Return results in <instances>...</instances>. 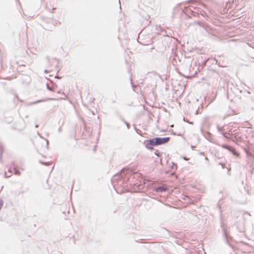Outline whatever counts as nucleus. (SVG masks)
I'll list each match as a JSON object with an SVG mask.
<instances>
[{
  "label": "nucleus",
  "instance_id": "nucleus-22",
  "mask_svg": "<svg viewBox=\"0 0 254 254\" xmlns=\"http://www.w3.org/2000/svg\"><path fill=\"white\" fill-rule=\"evenodd\" d=\"M39 163L40 164L44 165H47L49 163V162H44L42 161H39Z\"/></svg>",
  "mask_w": 254,
  "mask_h": 254
},
{
  "label": "nucleus",
  "instance_id": "nucleus-42",
  "mask_svg": "<svg viewBox=\"0 0 254 254\" xmlns=\"http://www.w3.org/2000/svg\"><path fill=\"white\" fill-rule=\"evenodd\" d=\"M205 160H208V158L206 157L205 158Z\"/></svg>",
  "mask_w": 254,
  "mask_h": 254
},
{
  "label": "nucleus",
  "instance_id": "nucleus-40",
  "mask_svg": "<svg viewBox=\"0 0 254 254\" xmlns=\"http://www.w3.org/2000/svg\"><path fill=\"white\" fill-rule=\"evenodd\" d=\"M59 130V132H61V127H59V130Z\"/></svg>",
  "mask_w": 254,
  "mask_h": 254
},
{
  "label": "nucleus",
  "instance_id": "nucleus-3",
  "mask_svg": "<svg viewBox=\"0 0 254 254\" xmlns=\"http://www.w3.org/2000/svg\"><path fill=\"white\" fill-rule=\"evenodd\" d=\"M189 3L190 4L189 10H188L189 13H190L193 16H195V14L197 15L201 14L200 7L199 6H202L203 5L199 2V0H189Z\"/></svg>",
  "mask_w": 254,
  "mask_h": 254
},
{
  "label": "nucleus",
  "instance_id": "nucleus-28",
  "mask_svg": "<svg viewBox=\"0 0 254 254\" xmlns=\"http://www.w3.org/2000/svg\"><path fill=\"white\" fill-rule=\"evenodd\" d=\"M183 121H184V122H187V123H189V124H192V122H189L188 120H187L186 119V118H185L184 117H183Z\"/></svg>",
  "mask_w": 254,
  "mask_h": 254
},
{
  "label": "nucleus",
  "instance_id": "nucleus-25",
  "mask_svg": "<svg viewBox=\"0 0 254 254\" xmlns=\"http://www.w3.org/2000/svg\"><path fill=\"white\" fill-rule=\"evenodd\" d=\"M172 134L174 135H178V136H181V133H179V134H177L176 132H174L173 130H172Z\"/></svg>",
  "mask_w": 254,
  "mask_h": 254
},
{
  "label": "nucleus",
  "instance_id": "nucleus-24",
  "mask_svg": "<svg viewBox=\"0 0 254 254\" xmlns=\"http://www.w3.org/2000/svg\"><path fill=\"white\" fill-rule=\"evenodd\" d=\"M221 133L224 137H225L228 134L227 131V132L223 131V132H221Z\"/></svg>",
  "mask_w": 254,
  "mask_h": 254
},
{
  "label": "nucleus",
  "instance_id": "nucleus-14",
  "mask_svg": "<svg viewBox=\"0 0 254 254\" xmlns=\"http://www.w3.org/2000/svg\"><path fill=\"white\" fill-rule=\"evenodd\" d=\"M120 119L124 122V123L126 125L127 128L128 129L130 127V126H129V124L124 119V118L122 117V116H120Z\"/></svg>",
  "mask_w": 254,
  "mask_h": 254
},
{
  "label": "nucleus",
  "instance_id": "nucleus-5",
  "mask_svg": "<svg viewBox=\"0 0 254 254\" xmlns=\"http://www.w3.org/2000/svg\"><path fill=\"white\" fill-rule=\"evenodd\" d=\"M223 148L227 149L229 152H230L234 156L239 158L240 157V153L236 150V149L234 148L233 146H230L229 145L226 144H222L219 145Z\"/></svg>",
  "mask_w": 254,
  "mask_h": 254
},
{
  "label": "nucleus",
  "instance_id": "nucleus-36",
  "mask_svg": "<svg viewBox=\"0 0 254 254\" xmlns=\"http://www.w3.org/2000/svg\"><path fill=\"white\" fill-rule=\"evenodd\" d=\"M46 142H47L46 146H47V148H48V145H49V141L47 139L46 140Z\"/></svg>",
  "mask_w": 254,
  "mask_h": 254
},
{
  "label": "nucleus",
  "instance_id": "nucleus-23",
  "mask_svg": "<svg viewBox=\"0 0 254 254\" xmlns=\"http://www.w3.org/2000/svg\"><path fill=\"white\" fill-rule=\"evenodd\" d=\"M3 204V201L2 199H0V210H1Z\"/></svg>",
  "mask_w": 254,
  "mask_h": 254
},
{
  "label": "nucleus",
  "instance_id": "nucleus-26",
  "mask_svg": "<svg viewBox=\"0 0 254 254\" xmlns=\"http://www.w3.org/2000/svg\"><path fill=\"white\" fill-rule=\"evenodd\" d=\"M208 60V59H207V60H204V61L202 62V65H206V64L207 61V60Z\"/></svg>",
  "mask_w": 254,
  "mask_h": 254
},
{
  "label": "nucleus",
  "instance_id": "nucleus-33",
  "mask_svg": "<svg viewBox=\"0 0 254 254\" xmlns=\"http://www.w3.org/2000/svg\"><path fill=\"white\" fill-rule=\"evenodd\" d=\"M182 158L185 160H186V161L188 160V158L186 156H183Z\"/></svg>",
  "mask_w": 254,
  "mask_h": 254
},
{
  "label": "nucleus",
  "instance_id": "nucleus-31",
  "mask_svg": "<svg viewBox=\"0 0 254 254\" xmlns=\"http://www.w3.org/2000/svg\"><path fill=\"white\" fill-rule=\"evenodd\" d=\"M194 48H190V49H188V50L190 52H192V51H193L194 50Z\"/></svg>",
  "mask_w": 254,
  "mask_h": 254
},
{
  "label": "nucleus",
  "instance_id": "nucleus-1",
  "mask_svg": "<svg viewBox=\"0 0 254 254\" xmlns=\"http://www.w3.org/2000/svg\"><path fill=\"white\" fill-rule=\"evenodd\" d=\"M141 179L140 173L133 172L130 169L125 168L113 176L112 181H117L119 185H123L124 187L129 184L135 188L141 185Z\"/></svg>",
  "mask_w": 254,
  "mask_h": 254
},
{
  "label": "nucleus",
  "instance_id": "nucleus-18",
  "mask_svg": "<svg viewBox=\"0 0 254 254\" xmlns=\"http://www.w3.org/2000/svg\"><path fill=\"white\" fill-rule=\"evenodd\" d=\"M8 172H9V173H10V174H9V175H6V173L5 172H4V177H5V178H7L10 177L11 176V175H12V171L10 170V169H8Z\"/></svg>",
  "mask_w": 254,
  "mask_h": 254
},
{
  "label": "nucleus",
  "instance_id": "nucleus-10",
  "mask_svg": "<svg viewBox=\"0 0 254 254\" xmlns=\"http://www.w3.org/2000/svg\"><path fill=\"white\" fill-rule=\"evenodd\" d=\"M239 134V132L237 130L236 132H235V134L234 135H232L230 136V140H232V141H235V140L238 139Z\"/></svg>",
  "mask_w": 254,
  "mask_h": 254
},
{
  "label": "nucleus",
  "instance_id": "nucleus-43",
  "mask_svg": "<svg viewBox=\"0 0 254 254\" xmlns=\"http://www.w3.org/2000/svg\"><path fill=\"white\" fill-rule=\"evenodd\" d=\"M192 61H193V59H191L190 60V63H191V62H192Z\"/></svg>",
  "mask_w": 254,
  "mask_h": 254
},
{
  "label": "nucleus",
  "instance_id": "nucleus-29",
  "mask_svg": "<svg viewBox=\"0 0 254 254\" xmlns=\"http://www.w3.org/2000/svg\"><path fill=\"white\" fill-rule=\"evenodd\" d=\"M130 83L131 84V87H132L133 90H134V85L133 84V83L132 82V80H131V78L130 79Z\"/></svg>",
  "mask_w": 254,
  "mask_h": 254
},
{
  "label": "nucleus",
  "instance_id": "nucleus-11",
  "mask_svg": "<svg viewBox=\"0 0 254 254\" xmlns=\"http://www.w3.org/2000/svg\"><path fill=\"white\" fill-rule=\"evenodd\" d=\"M238 129H234L233 127H232L230 128L229 130H228L227 133L229 136H232V135H234L235 134V132H236Z\"/></svg>",
  "mask_w": 254,
  "mask_h": 254
},
{
  "label": "nucleus",
  "instance_id": "nucleus-34",
  "mask_svg": "<svg viewBox=\"0 0 254 254\" xmlns=\"http://www.w3.org/2000/svg\"><path fill=\"white\" fill-rule=\"evenodd\" d=\"M53 60H55V61H57L58 62V63L59 62V60L57 59L56 58H53L52 61H53Z\"/></svg>",
  "mask_w": 254,
  "mask_h": 254
},
{
  "label": "nucleus",
  "instance_id": "nucleus-12",
  "mask_svg": "<svg viewBox=\"0 0 254 254\" xmlns=\"http://www.w3.org/2000/svg\"><path fill=\"white\" fill-rule=\"evenodd\" d=\"M208 120H209L208 117H205L203 119V123L202 124H203L204 126H207L209 127V125L208 123Z\"/></svg>",
  "mask_w": 254,
  "mask_h": 254
},
{
  "label": "nucleus",
  "instance_id": "nucleus-32",
  "mask_svg": "<svg viewBox=\"0 0 254 254\" xmlns=\"http://www.w3.org/2000/svg\"><path fill=\"white\" fill-rule=\"evenodd\" d=\"M46 59L48 60V61L49 63V64H51V61H50V57L47 56L46 57Z\"/></svg>",
  "mask_w": 254,
  "mask_h": 254
},
{
  "label": "nucleus",
  "instance_id": "nucleus-20",
  "mask_svg": "<svg viewBox=\"0 0 254 254\" xmlns=\"http://www.w3.org/2000/svg\"><path fill=\"white\" fill-rule=\"evenodd\" d=\"M223 127H220L219 125H217V130L220 132H222L221 131L223 129Z\"/></svg>",
  "mask_w": 254,
  "mask_h": 254
},
{
  "label": "nucleus",
  "instance_id": "nucleus-9",
  "mask_svg": "<svg viewBox=\"0 0 254 254\" xmlns=\"http://www.w3.org/2000/svg\"><path fill=\"white\" fill-rule=\"evenodd\" d=\"M30 82V78L28 75H25L24 78L21 79V82L23 84L28 85Z\"/></svg>",
  "mask_w": 254,
  "mask_h": 254
},
{
  "label": "nucleus",
  "instance_id": "nucleus-8",
  "mask_svg": "<svg viewBox=\"0 0 254 254\" xmlns=\"http://www.w3.org/2000/svg\"><path fill=\"white\" fill-rule=\"evenodd\" d=\"M156 192H163L167 190V187L163 186H159L154 189Z\"/></svg>",
  "mask_w": 254,
  "mask_h": 254
},
{
  "label": "nucleus",
  "instance_id": "nucleus-16",
  "mask_svg": "<svg viewBox=\"0 0 254 254\" xmlns=\"http://www.w3.org/2000/svg\"><path fill=\"white\" fill-rule=\"evenodd\" d=\"M14 173L15 175L19 176L20 175V171L17 169L15 167H13Z\"/></svg>",
  "mask_w": 254,
  "mask_h": 254
},
{
  "label": "nucleus",
  "instance_id": "nucleus-27",
  "mask_svg": "<svg viewBox=\"0 0 254 254\" xmlns=\"http://www.w3.org/2000/svg\"><path fill=\"white\" fill-rule=\"evenodd\" d=\"M219 164L222 166V168H225V164L224 163H219Z\"/></svg>",
  "mask_w": 254,
  "mask_h": 254
},
{
  "label": "nucleus",
  "instance_id": "nucleus-6",
  "mask_svg": "<svg viewBox=\"0 0 254 254\" xmlns=\"http://www.w3.org/2000/svg\"><path fill=\"white\" fill-rule=\"evenodd\" d=\"M200 131L201 134L204 136V137L207 139L208 140H209L211 137H212V134L207 131H204L203 129V127H201Z\"/></svg>",
  "mask_w": 254,
  "mask_h": 254
},
{
  "label": "nucleus",
  "instance_id": "nucleus-35",
  "mask_svg": "<svg viewBox=\"0 0 254 254\" xmlns=\"http://www.w3.org/2000/svg\"><path fill=\"white\" fill-rule=\"evenodd\" d=\"M228 134H227L224 138H226L227 139H229L230 140V136H228Z\"/></svg>",
  "mask_w": 254,
  "mask_h": 254
},
{
  "label": "nucleus",
  "instance_id": "nucleus-39",
  "mask_svg": "<svg viewBox=\"0 0 254 254\" xmlns=\"http://www.w3.org/2000/svg\"><path fill=\"white\" fill-rule=\"evenodd\" d=\"M197 74V72L195 71V73L193 74V76H194V77Z\"/></svg>",
  "mask_w": 254,
  "mask_h": 254
},
{
  "label": "nucleus",
  "instance_id": "nucleus-41",
  "mask_svg": "<svg viewBox=\"0 0 254 254\" xmlns=\"http://www.w3.org/2000/svg\"><path fill=\"white\" fill-rule=\"evenodd\" d=\"M38 127V125L36 124V125H35V127H36V128H37V127Z\"/></svg>",
  "mask_w": 254,
  "mask_h": 254
},
{
  "label": "nucleus",
  "instance_id": "nucleus-44",
  "mask_svg": "<svg viewBox=\"0 0 254 254\" xmlns=\"http://www.w3.org/2000/svg\"><path fill=\"white\" fill-rule=\"evenodd\" d=\"M48 72V70H46H46H45V72Z\"/></svg>",
  "mask_w": 254,
  "mask_h": 254
},
{
  "label": "nucleus",
  "instance_id": "nucleus-45",
  "mask_svg": "<svg viewBox=\"0 0 254 254\" xmlns=\"http://www.w3.org/2000/svg\"><path fill=\"white\" fill-rule=\"evenodd\" d=\"M58 75H56L55 76V77H56V78H58Z\"/></svg>",
  "mask_w": 254,
  "mask_h": 254
},
{
  "label": "nucleus",
  "instance_id": "nucleus-37",
  "mask_svg": "<svg viewBox=\"0 0 254 254\" xmlns=\"http://www.w3.org/2000/svg\"><path fill=\"white\" fill-rule=\"evenodd\" d=\"M199 154L201 155H204V153L203 152H200Z\"/></svg>",
  "mask_w": 254,
  "mask_h": 254
},
{
  "label": "nucleus",
  "instance_id": "nucleus-13",
  "mask_svg": "<svg viewBox=\"0 0 254 254\" xmlns=\"http://www.w3.org/2000/svg\"><path fill=\"white\" fill-rule=\"evenodd\" d=\"M177 165L176 164L172 162V165L170 166V168L172 171H175L177 169Z\"/></svg>",
  "mask_w": 254,
  "mask_h": 254
},
{
  "label": "nucleus",
  "instance_id": "nucleus-38",
  "mask_svg": "<svg viewBox=\"0 0 254 254\" xmlns=\"http://www.w3.org/2000/svg\"><path fill=\"white\" fill-rule=\"evenodd\" d=\"M15 96H16V97L18 99V100H19V101H20V102H23V101H22V100H20V99H19L18 98V96H17V95H15Z\"/></svg>",
  "mask_w": 254,
  "mask_h": 254
},
{
  "label": "nucleus",
  "instance_id": "nucleus-2",
  "mask_svg": "<svg viewBox=\"0 0 254 254\" xmlns=\"http://www.w3.org/2000/svg\"><path fill=\"white\" fill-rule=\"evenodd\" d=\"M170 139V137H155L149 139L145 140L144 143L148 149L153 150V146L165 144L168 142Z\"/></svg>",
  "mask_w": 254,
  "mask_h": 254
},
{
  "label": "nucleus",
  "instance_id": "nucleus-30",
  "mask_svg": "<svg viewBox=\"0 0 254 254\" xmlns=\"http://www.w3.org/2000/svg\"><path fill=\"white\" fill-rule=\"evenodd\" d=\"M200 114V112H199V109H197L196 111H195V115H198Z\"/></svg>",
  "mask_w": 254,
  "mask_h": 254
},
{
  "label": "nucleus",
  "instance_id": "nucleus-15",
  "mask_svg": "<svg viewBox=\"0 0 254 254\" xmlns=\"http://www.w3.org/2000/svg\"><path fill=\"white\" fill-rule=\"evenodd\" d=\"M196 23V24H198V25L202 26V27H203V29H204L205 31H206V32L208 33V31H207V28H206L205 26H203V25H203V23H202V22H201V21H197Z\"/></svg>",
  "mask_w": 254,
  "mask_h": 254
},
{
  "label": "nucleus",
  "instance_id": "nucleus-21",
  "mask_svg": "<svg viewBox=\"0 0 254 254\" xmlns=\"http://www.w3.org/2000/svg\"><path fill=\"white\" fill-rule=\"evenodd\" d=\"M238 230L241 233H242L245 231V228L244 227H242L241 228L237 227Z\"/></svg>",
  "mask_w": 254,
  "mask_h": 254
},
{
  "label": "nucleus",
  "instance_id": "nucleus-19",
  "mask_svg": "<svg viewBox=\"0 0 254 254\" xmlns=\"http://www.w3.org/2000/svg\"><path fill=\"white\" fill-rule=\"evenodd\" d=\"M3 148L2 145L0 143V159L1 158L2 153L3 151Z\"/></svg>",
  "mask_w": 254,
  "mask_h": 254
},
{
  "label": "nucleus",
  "instance_id": "nucleus-7",
  "mask_svg": "<svg viewBox=\"0 0 254 254\" xmlns=\"http://www.w3.org/2000/svg\"><path fill=\"white\" fill-rule=\"evenodd\" d=\"M55 100V98H45V99H43L38 100H37V101H34V102H29V103H28L27 104V105H28V106H31V105H34V104H36L37 103H40V102H42L47 101H48V100Z\"/></svg>",
  "mask_w": 254,
  "mask_h": 254
},
{
  "label": "nucleus",
  "instance_id": "nucleus-4",
  "mask_svg": "<svg viewBox=\"0 0 254 254\" xmlns=\"http://www.w3.org/2000/svg\"><path fill=\"white\" fill-rule=\"evenodd\" d=\"M221 227L222 228V235L223 238L225 239L226 242L227 244L231 247L232 249H233V246L231 244V242L232 241V237L229 235L228 232H227L225 227L224 222L221 221Z\"/></svg>",
  "mask_w": 254,
  "mask_h": 254
},
{
  "label": "nucleus",
  "instance_id": "nucleus-46",
  "mask_svg": "<svg viewBox=\"0 0 254 254\" xmlns=\"http://www.w3.org/2000/svg\"><path fill=\"white\" fill-rule=\"evenodd\" d=\"M228 171H229L230 170V169L227 168Z\"/></svg>",
  "mask_w": 254,
  "mask_h": 254
},
{
  "label": "nucleus",
  "instance_id": "nucleus-17",
  "mask_svg": "<svg viewBox=\"0 0 254 254\" xmlns=\"http://www.w3.org/2000/svg\"><path fill=\"white\" fill-rule=\"evenodd\" d=\"M46 87H47V88L48 90L49 91H54V87H51L50 86L49 84L48 83H47L46 84Z\"/></svg>",
  "mask_w": 254,
  "mask_h": 254
}]
</instances>
